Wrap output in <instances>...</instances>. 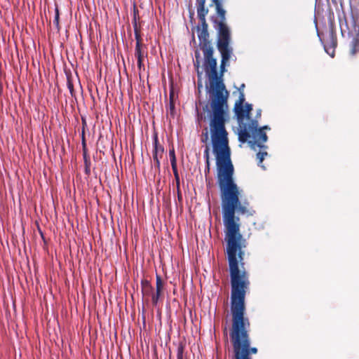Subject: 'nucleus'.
<instances>
[{
    "instance_id": "nucleus-9",
    "label": "nucleus",
    "mask_w": 359,
    "mask_h": 359,
    "mask_svg": "<svg viewBox=\"0 0 359 359\" xmlns=\"http://www.w3.org/2000/svg\"><path fill=\"white\" fill-rule=\"evenodd\" d=\"M359 50V45L357 43V40L352 44L350 45V50L348 55L350 57H355L356 54Z\"/></svg>"
},
{
    "instance_id": "nucleus-14",
    "label": "nucleus",
    "mask_w": 359,
    "mask_h": 359,
    "mask_svg": "<svg viewBox=\"0 0 359 359\" xmlns=\"http://www.w3.org/2000/svg\"><path fill=\"white\" fill-rule=\"evenodd\" d=\"M177 359H186L184 356V347L182 345L177 348Z\"/></svg>"
},
{
    "instance_id": "nucleus-6",
    "label": "nucleus",
    "mask_w": 359,
    "mask_h": 359,
    "mask_svg": "<svg viewBox=\"0 0 359 359\" xmlns=\"http://www.w3.org/2000/svg\"><path fill=\"white\" fill-rule=\"evenodd\" d=\"M147 55V48L143 43H138L135 45V56L137 59V66L141 69L143 66V60Z\"/></svg>"
},
{
    "instance_id": "nucleus-18",
    "label": "nucleus",
    "mask_w": 359,
    "mask_h": 359,
    "mask_svg": "<svg viewBox=\"0 0 359 359\" xmlns=\"http://www.w3.org/2000/svg\"><path fill=\"white\" fill-rule=\"evenodd\" d=\"M200 57V55H199V53L198 52H196V62L194 63V65L196 66V69H197V72H198V76H200L201 75V72L199 71V61L198 60V57Z\"/></svg>"
},
{
    "instance_id": "nucleus-12",
    "label": "nucleus",
    "mask_w": 359,
    "mask_h": 359,
    "mask_svg": "<svg viewBox=\"0 0 359 359\" xmlns=\"http://www.w3.org/2000/svg\"><path fill=\"white\" fill-rule=\"evenodd\" d=\"M169 155L170 158L172 168H175V167H176L177 162L174 149L170 150Z\"/></svg>"
},
{
    "instance_id": "nucleus-21",
    "label": "nucleus",
    "mask_w": 359,
    "mask_h": 359,
    "mask_svg": "<svg viewBox=\"0 0 359 359\" xmlns=\"http://www.w3.org/2000/svg\"><path fill=\"white\" fill-rule=\"evenodd\" d=\"M177 192H178V198H179V200H180V199H181V198H182V196H181V194H180V189H177Z\"/></svg>"
},
{
    "instance_id": "nucleus-11",
    "label": "nucleus",
    "mask_w": 359,
    "mask_h": 359,
    "mask_svg": "<svg viewBox=\"0 0 359 359\" xmlns=\"http://www.w3.org/2000/svg\"><path fill=\"white\" fill-rule=\"evenodd\" d=\"M204 157L205 158L207 170L209 172L210 170V147L209 146L205 147V149L204 151Z\"/></svg>"
},
{
    "instance_id": "nucleus-1",
    "label": "nucleus",
    "mask_w": 359,
    "mask_h": 359,
    "mask_svg": "<svg viewBox=\"0 0 359 359\" xmlns=\"http://www.w3.org/2000/svg\"><path fill=\"white\" fill-rule=\"evenodd\" d=\"M208 27L207 23L201 24L197 31L199 46L204 55V69L210 82V90L213 94L210 135L216 158L217 175H233L234 169L231 160L228 133L225 128V108H227L229 93L222 81L223 74L220 72V76H218L217 60L213 57L214 50L208 40Z\"/></svg>"
},
{
    "instance_id": "nucleus-2",
    "label": "nucleus",
    "mask_w": 359,
    "mask_h": 359,
    "mask_svg": "<svg viewBox=\"0 0 359 359\" xmlns=\"http://www.w3.org/2000/svg\"><path fill=\"white\" fill-rule=\"evenodd\" d=\"M244 101V95L241 93L239 99L235 104V111L240 126L239 141L245 142L248 140L250 147L254 150H256V147L260 149L265 148L264 144L268 140L265 130H269L271 128L268 126L258 128L257 121L252 119L250 116L252 109V105L245 104L243 106Z\"/></svg>"
},
{
    "instance_id": "nucleus-7",
    "label": "nucleus",
    "mask_w": 359,
    "mask_h": 359,
    "mask_svg": "<svg viewBox=\"0 0 359 359\" xmlns=\"http://www.w3.org/2000/svg\"><path fill=\"white\" fill-rule=\"evenodd\" d=\"M164 149L163 147L158 144V138L156 136L154 138V151L153 154L154 161H155L156 165L159 167L160 161L159 158L162 157Z\"/></svg>"
},
{
    "instance_id": "nucleus-3",
    "label": "nucleus",
    "mask_w": 359,
    "mask_h": 359,
    "mask_svg": "<svg viewBox=\"0 0 359 359\" xmlns=\"http://www.w3.org/2000/svg\"><path fill=\"white\" fill-rule=\"evenodd\" d=\"M212 1L219 16V19L214 20V27L218 32L217 46L222 56L220 69L222 74L226 71V66L233 54V48L229 46L231 33L229 27L226 23V11L222 8L220 0H212Z\"/></svg>"
},
{
    "instance_id": "nucleus-4",
    "label": "nucleus",
    "mask_w": 359,
    "mask_h": 359,
    "mask_svg": "<svg viewBox=\"0 0 359 359\" xmlns=\"http://www.w3.org/2000/svg\"><path fill=\"white\" fill-rule=\"evenodd\" d=\"M141 285L142 295L144 297H151L153 304H156L163 288V283L160 276H156V292H154L153 287L148 280H142Z\"/></svg>"
},
{
    "instance_id": "nucleus-20",
    "label": "nucleus",
    "mask_w": 359,
    "mask_h": 359,
    "mask_svg": "<svg viewBox=\"0 0 359 359\" xmlns=\"http://www.w3.org/2000/svg\"><path fill=\"white\" fill-rule=\"evenodd\" d=\"M68 88H69V89L70 90V93L72 94V92H73V85L70 82L68 83Z\"/></svg>"
},
{
    "instance_id": "nucleus-19",
    "label": "nucleus",
    "mask_w": 359,
    "mask_h": 359,
    "mask_svg": "<svg viewBox=\"0 0 359 359\" xmlns=\"http://www.w3.org/2000/svg\"><path fill=\"white\" fill-rule=\"evenodd\" d=\"M208 139H209L208 132L207 128H206L205 129V132L203 134L201 140H202L203 142H207Z\"/></svg>"
},
{
    "instance_id": "nucleus-16",
    "label": "nucleus",
    "mask_w": 359,
    "mask_h": 359,
    "mask_svg": "<svg viewBox=\"0 0 359 359\" xmlns=\"http://www.w3.org/2000/svg\"><path fill=\"white\" fill-rule=\"evenodd\" d=\"M59 10L57 8H55V15L53 20V23L56 25L57 28L59 29Z\"/></svg>"
},
{
    "instance_id": "nucleus-13",
    "label": "nucleus",
    "mask_w": 359,
    "mask_h": 359,
    "mask_svg": "<svg viewBox=\"0 0 359 359\" xmlns=\"http://www.w3.org/2000/svg\"><path fill=\"white\" fill-rule=\"evenodd\" d=\"M267 155L266 151H260L257 154V158L258 159L259 162L258 164L261 165L263 160L264 159V157Z\"/></svg>"
},
{
    "instance_id": "nucleus-15",
    "label": "nucleus",
    "mask_w": 359,
    "mask_h": 359,
    "mask_svg": "<svg viewBox=\"0 0 359 359\" xmlns=\"http://www.w3.org/2000/svg\"><path fill=\"white\" fill-rule=\"evenodd\" d=\"M351 23L353 26V30L350 29L349 33L357 37L359 34V29H358V27L353 22Z\"/></svg>"
},
{
    "instance_id": "nucleus-10",
    "label": "nucleus",
    "mask_w": 359,
    "mask_h": 359,
    "mask_svg": "<svg viewBox=\"0 0 359 359\" xmlns=\"http://www.w3.org/2000/svg\"><path fill=\"white\" fill-rule=\"evenodd\" d=\"M134 31H135V40H136V44L143 43H142V36L140 35V30L138 28L136 22L134 24Z\"/></svg>"
},
{
    "instance_id": "nucleus-8",
    "label": "nucleus",
    "mask_w": 359,
    "mask_h": 359,
    "mask_svg": "<svg viewBox=\"0 0 359 359\" xmlns=\"http://www.w3.org/2000/svg\"><path fill=\"white\" fill-rule=\"evenodd\" d=\"M330 38H331V40H332V45L325 44V38H323V43L324 44V48H325V51L332 57H334V48H335L337 45H336L335 41L333 40L332 37L331 36Z\"/></svg>"
},
{
    "instance_id": "nucleus-17",
    "label": "nucleus",
    "mask_w": 359,
    "mask_h": 359,
    "mask_svg": "<svg viewBox=\"0 0 359 359\" xmlns=\"http://www.w3.org/2000/svg\"><path fill=\"white\" fill-rule=\"evenodd\" d=\"M173 173L176 180V184H177V189H180V177L177 170V166L175 167V168H172Z\"/></svg>"
},
{
    "instance_id": "nucleus-5",
    "label": "nucleus",
    "mask_w": 359,
    "mask_h": 359,
    "mask_svg": "<svg viewBox=\"0 0 359 359\" xmlns=\"http://www.w3.org/2000/svg\"><path fill=\"white\" fill-rule=\"evenodd\" d=\"M205 0H196L197 15L201 24L206 22L205 17L208 13V9L205 7Z\"/></svg>"
}]
</instances>
